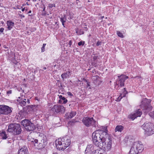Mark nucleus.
I'll use <instances>...</instances> for the list:
<instances>
[{
	"instance_id": "nucleus-1",
	"label": "nucleus",
	"mask_w": 154,
	"mask_h": 154,
	"mask_svg": "<svg viewBox=\"0 0 154 154\" xmlns=\"http://www.w3.org/2000/svg\"><path fill=\"white\" fill-rule=\"evenodd\" d=\"M71 143V140L68 136H66L62 138H59L55 141L56 148L59 150H64L68 147Z\"/></svg>"
},
{
	"instance_id": "nucleus-2",
	"label": "nucleus",
	"mask_w": 154,
	"mask_h": 154,
	"mask_svg": "<svg viewBox=\"0 0 154 154\" xmlns=\"http://www.w3.org/2000/svg\"><path fill=\"white\" fill-rule=\"evenodd\" d=\"M144 149L143 145L140 141L134 142L131 147L129 154H137L141 152Z\"/></svg>"
},
{
	"instance_id": "nucleus-3",
	"label": "nucleus",
	"mask_w": 154,
	"mask_h": 154,
	"mask_svg": "<svg viewBox=\"0 0 154 154\" xmlns=\"http://www.w3.org/2000/svg\"><path fill=\"white\" fill-rule=\"evenodd\" d=\"M144 130V134L147 136H150L154 133V125L151 122H146L141 126Z\"/></svg>"
},
{
	"instance_id": "nucleus-4",
	"label": "nucleus",
	"mask_w": 154,
	"mask_h": 154,
	"mask_svg": "<svg viewBox=\"0 0 154 154\" xmlns=\"http://www.w3.org/2000/svg\"><path fill=\"white\" fill-rule=\"evenodd\" d=\"M92 138L94 143L96 146L101 149L104 146L98 130H96L92 134Z\"/></svg>"
},
{
	"instance_id": "nucleus-5",
	"label": "nucleus",
	"mask_w": 154,
	"mask_h": 154,
	"mask_svg": "<svg viewBox=\"0 0 154 154\" xmlns=\"http://www.w3.org/2000/svg\"><path fill=\"white\" fill-rule=\"evenodd\" d=\"M7 130L8 132L13 133L15 135L20 134L22 131L20 125L17 123L10 124L8 126Z\"/></svg>"
},
{
	"instance_id": "nucleus-6",
	"label": "nucleus",
	"mask_w": 154,
	"mask_h": 154,
	"mask_svg": "<svg viewBox=\"0 0 154 154\" xmlns=\"http://www.w3.org/2000/svg\"><path fill=\"white\" fill-rule=\"evenodd\" d=\"M151 100L150 99H148L146 98L143 99L141 102L140 105L141 108L145 111L146 112H148L152 109V107L150 104Z\"/></svg>"
},
{
	"instance_id": "nucleus-7",
	"label": "nucleus",
	"mask_w": 154,
	"mask_h": 154,
	"mask_svg": "<svg viewBox=\"0 0 154 154\" xmlns=\"http://www.w3.org/2000/svg\"><path fill=\"white\" fill-rule=\"evenodd\" d=\"M43 137H41L39 141L37 139H33L31 141V142L34 144L36 148L40 149L44 147L46 145L47 142L45 140L43 139Z\"/></svg>"
},
{
	"instance_id": "nucleus-8",
	"label": "nucleus",
	"mask_w": 154,
	"mask_h": 154,
	"mask_svg": "<svg viewBox=\"0 0 154 154\" xmlns=\"http://www.w3.org/2000/svg\"><path fill=\"white\" fill-rule=\"evenodd\" d=\"M21 124L25 128L29 131H34L35 128L34 124L29 120L25 119L21 122Z\"/></svg>"
},
{
	"instance_id": "nucleus-9",
	"label": "nucleus",
	"mask_w": 154,
	"mask_h": 154,
	"mask_svg": "<svg viewBox=\"0 0 154 154\" xmlns=\"http://www.w3.org/2000/svg\"><path fill=\"white\" fill-rule=\"evenodd\" d=\"M82 122L87 127L92 126L96 127L97 125V122L93 118L84 117L82 120Z\"/></svg>"
},
{
	"instance_id": "nucleus-10",
	"label": "nucleus",
	"mask_w": 154,
	"mask_h": 154,
	"mask_svg": "<svg viewBox=\"0 0 154 154\" xmlns=\"http://www.w3.org/2000/svg\"><path fill=\"white\" fill-rule=\"evenodd\" d=\"M128 78V77L125 75H122L118 76V79L117 80L115 88L117 89H119V86L122 87L124 85L125 80Z\"/></svg>"
},
{
	"instance_id": "nucleus-11",
	"label": "nucleus",
	"mask_w": 154,
	"mask_h": 154,
	"mask_svg": "<svg viewBox=\"0 0 154 154\" xmlns=\"http://www.w3.org/2000/svg\"><path fill=\"white\" fill-rule=\"evenodd\" d=\"M40 106L38 105L27 106L23 108L22 110L20 111L19 114L21 115H23V114L24 112H27V111L28 112L31 110L35 111L40 109Z\"/></svg>"
},
{
	"instance_id": "nucleus-12",
	"label": "nucleus",
	"mask_w": 154,
	"mask_h": 154,
	"mask_svg": "<svg viewBox=\"0 0 154 154\" xmlns=\"http://www.w3.org/2000/svg\"><path fill=\"white\" fill-rule=\"evenodd\" d=\"M12 108L9 106L4 105H0V115H7L11 113Z\"/></svg>"
},
{
	"instance_id": "nucleus-13",
	"label": "nucleus",
	"mask_w": 154,
	"mask_h": 154,
	"mask_svg": "<svg viewBox=\"0 0 154 154\" xmlns=\"http://www.w3.org/2000/svg\"><path fill=\"white\" fill-rule=\"evenodd\" d=\"M51 110L54 112L61 114L65 112L64 107L62 106L58 105H54L52 107Z\"/></svg>"
},
{
	"instance_id": "nucleus-14",
	"label": "nucleus",
	"mask_w": 154,
	"mask_h": 154,
	"mask_svg": "<svg viewBox=\"0 0 154 154\" xmlns=\"http://www.w3.org/2000/svg\"><path fill=\"white\" fill-rule=\"evenodd\" d=\"M99 134L100 135L102 142L104 143V142L109 140V138L111 137L107 132H105L102 131L97 130Z\"/></svg>"
},
{
	"instance_id": "nucleus-15",
	"label": "nucleus",
	"mask_w": 154,
	"mask_h": 154,
	"mask_svg": "<svg viewBox=\"0 0 154 154\" xmlns=\"http://www.w3.org/2000/svg\"><path fill=\"white\" fill-rule=\"evenodd\" d=\"M94 150V145L92 144H90L87 146L85 150V154H93Z\"/></svg>"
},
{
	"instance_id": "nucleus-16",
	"label": "nucleus",
	"mask_w": 154,
	"mask_h": 154,
	"mask_svg": "<svg viewBox=\"0 0 154 154\" xmlns=\"http://www.w3.org/2000/svg\"><path fill=\"white\" fill-rule=\"evenodd\" d=\"M142 114L141 110L140 109H138L134 112V113L132 114L131 117V119L134 120L137 117H140Z\"/></svg>"
},
{
	"instance_id": "nucleus-17",
	"label": "nucleus",
	"mask_w": 154,
	"mask_h": 154,
	"mask_svg": "<svg viewBox=\"0 0 154 154\" xmlns=\"http://www.w3.org/2000/svg\"><path fill=\"white\" fill-rule=\"evenodd\" d=\"M112 143V140L111 137L109 138V140H106L104 142V146H104V147H106V149L108 150L111 147V145Z\"/></svg>"
},
{
	"instance_id": "nucleus-18",
	"label": "nucleus",
	"mask_w": 154,
	"mask_h": 154,
	"mask_svg": "<svg viewBox=\"0 0 154 154\" xmlns=\"http://www.w3.org/2000/svg\"><path fill=\"white\" fill-rule=\"evenodd\" d=\"M27 148L24 146L18 150L17 154H27Z\"/></svg>"
},
{
	"instance_id": "nucleus-19",
	"label": "nucleus",
	"mask_w": 154,
	"mask_h": 154,
	"mask_svg": "<svg viewBox=\"0 0 154 154\" xmlns=\"http://www.w3.org/2000/svg\"><path fill=\"white\" fill-rule=\"evenodd\" d=\"M7 28L8 30H11L14 26V23L11 20H8L7 21Z\"/></svg>"
},
{
	"instance_id": "nucleus-20",
	"label": "nucleus",
	"mask_w": 154,
	"mask_h": 154,
	"mask_svg": "<svg viewBox=\"0 0 154 154\" xmlns=\"http://www.w3.org/2000/svg\"><path fill=\"white\" fill-rule=\"evenodd\" d=\"M17 101V103H18V104L22 106H25L26 104V101L21 99L20 97H19Z\"/></svg>"
},
{
	"instance_id": "nucleus-21",
	"label": "nucleus",
	"mask_w": 154,
	"mask_h": 154,
	"mask_svg": "<svg viewBox=\"0 0 154 154\" xmlns=\"http://www.w3.org/2000/svg\"><path fill=\"white\" fill-rule=\"evenodd\" d=\"M94 79L95 80L94 81V83L96 85H100L102 82L101 78L98 76H95Z\"/></svg>"
},
{
	"instance_id": "nucleus-22",
	"label": "nucleus",
	"mask_w": 154,
	"mask_h": 154,
	"mask_svg": "<svg viewBox=\"0 0 154 154\" xmlns=\"http://www.w3.org/2000/svg\"><path fill=\"white\" fill-rule=\"evenodd\" d=\"M67 118L68 119H71L73 118L76 114V112L75 111H71L70 112L66 113Z\"/></svg>"
},
{
	"instance_id": "nucleus-23",
	"label": "nucleus",
	"mask_w": 154,
	"mask_h": 154,
	"mask_svg": "<svg viewBox=\"0 0 154 154\" xmlns=\"http://www.w3.org/2000/svg\"><path fill=\"white\" fill-rule=\"evenodd\" d=\"M67 20L66 15L65 14L63 16L61 17L60 18V21L62 23V24L63 27H65L64 23Z\"/></svg>"
},
{
	"instance_id": "nucleus-24",
	"label": "nucleus",
	"mask_w": 154,
	"mask_h": 154,
	"mask_svg": "<svg viewBox=\"0 0 154 154\" xmlns=\"http://www.w3.org/2000/svg\"><path fill=\"white\" fill-rule=\"evenodd\" d=\"M0 136L1 138L3 140L6 139L8 137L7 134L5 131L0 133Z\"/></svg>"
},
{
	"instance_id": "nucleus-25",
	"label": "nucleus",
	"mask_w": 154,
	"mask_h": 154,
	"mask_svg": "<svg viewBox=\"0 0 154 154\" xmlns=\"http://www.w3.org/2000/svg\"><path fill=\"white\" fill-rule=\"evenodd\" d=\"M70 75V72L69 71H68L66 72V73H63L62 74L61 76L63 79H65L67 78L68 77H69V76Z\"/></svg>"
},
{
	"instance_id": "nucleus-26",
	"label": "nucleus",
	"mask_w": 154,
	"mask_h": 154,
	"mask_svg": "<svg viewBox=\"0 0 154 154\" xmlns=\"http://www.w3.org/2000/svg\"><path fill=\"white\" fill-rule=\"evenodd\" d=\"M124 127L122 125H117L115 130V132L118 131L121 132L123 129Z\"/></svg>"
},
{
	"instance_id": "nucleus-27",
	"label": "nucleus",
	"mask_w": 154,
	"mask_h": 154,
	"mask_svg": "<svg viewBox=\"0 0 154 154\" xmlns=\"http://www.w3.org/2000/svg\"><path fill=\"white\" fill-rule=\"evenodd\" d=\"M122 93H120L119 96H125L128 93V92L125 89V88H124L122 90Z\"/></svg>"
},
{
	"instance_id": "nucleus-28",
	"label": "nucleus",
	"mask_w": 154,
	"mask_h": 154,
	"mask_svg": "<svg viewBox=\"0 0 154 154\" xmlns=\"http://www.w3.org/2000/svg\"><path fill=\"white\" fill-rule=\"evenodd\" d=\"M115 98H112V97H110V99L111 100H115L116 101H119L121 100L122 99V97H115Z\"/></svg>"
},
{
	"instance_id": "nucleus-29",
	"label": "nucleus",
	"mask_w": 154,
	"mask_h": 154,
	"mask_svg": "<svg viewBox=\"0 0 154 154\" xmlns=\"http://www.w3.org/2000/svg\"><path fill=\"white\" fill-rule=\"evenodd\" d=\"M99 131H102L108 133V130H107V126H103L102 130H99Z\"/></svg>"
},
{
	"instance_id": "nucleus-30",
	"label": "nucleus",
	"mask_w": 154,
	"mask_h": 154,
	"mask_svg": "<svg viewBox=\"0 0 154 154\" xmlns=\"http://www.w3.org/2000/svg\"><path fill=\"white\" fill-rule=\"evenodd\" d=\"M117 34L118 35L121 37L123 38L124 37V36L122 34V33H121L119 31H117Z\"/></svg>"
},
{
	"instance_id": "nucleus-31",
	"label": "nucleus",
	"mask_w": 154,
	"mask_h": 154,
	"mask_svg": "<svg viewBox=\"0 0 154 154\" xmlns=\"http://www.w3.org/2000/svg\"><path fill=\"white\" fill-rule=\"evenodd\" d=\"M59 97L60 98L62 99V100L63 101V103H66L67 101V100L66 99H65V97Z\"/></svg>"
},
{
	"instance_id": "nucleus-32",
	"label": "nucleus",
	"mask_w": 154,
	"mask_h": 154,
	"mask_svg": "<svg viewBox=\"0 0 154 154\" xmlns=\"http://www.w3.org/2000/svg\"><path fill=\"white\" fill-rule=\"evenodd\" d=\"M86 85H85V88H88L89 87V88H91L90 87V83L88 82L87 80H86Z\"/></svg>"
},
{
	"instance_id": "nucleus-33",
	"label": "nucleus",
	"mask_w": 154,
	"mask_h": 154,
	"mask_svg": "<svg viewBox=\"0 0 154 154\" xmlns=\"http://www.w3.org/2000/svg\"><path fill=\"white\" fill-rule=\"evenodd\" d=\"M85 42L83 41H81L78 42V45L79 46H80L81 45L83 46L85 44Z\"/></svg>"
},
{
	"instance_id": "nucleus-34",
	"label": "nucleus",
	"mask_w": 154,
	"mask_h": 154,
	"mask_svg": "<svg viewBox=\"0 0 154 154\" xmlns=\"http://www.w3.org/2000/svg\"><path fill=\"white\" fill-rule=\"evenodd\" d=\"M55 7V4H49L48 5V8L50 9L51 8H52L53 7Z\"/></svg>"
},
{
	"instance_id": "nucleus-35",
	"label": "nucleus",
	"mask_w": 154,
	"mask_h": 154,
	"mask_svg": "<svg viewBox=\"0 0 154 154\" xmlns=\"http://www.w3.org/2000/svg\"><path fill=\"white\" fill-rule=\"evenodd\" d=\"M46 45V44H44L43 45L42 47L41 48L42 52H43L45 51V46Z\"/></svg>"
},
{
	"instance_id": "nucleus-36",
	"label": "nucleus",
	"mask_w": 154,
	"mask_h": 154,
	"mask_svg": "<svg viewBox=\"0 0 154 154\" xmlns=\"http://www.w3.org/2000/svg\"><path fill=\"white\" fill-rule=\"evenodd\" d=\"M96 151H97V150H96L94 152V151L93 154H97L96 153ZM99 154H107L106 153V152L105 151H103V152H100Z\"/></svg>"
},
{
	"instance_id": "nucleus-37",
	"label": "nucleus",
	"mask_w": 154,
	"mask_h": 154,
	"mask_svg": "<svg viewBox=\"0 0 154 154\" xmlns=\"http://www.w3.org/2000/svg\"><path fill=\"white\" fill-rule=\"evenodd\" d=\"M12 93V91L10 90L9 91H8L7 92V94L8 95H9V94H11Z\"/></svg>"
},
{
	"instance_id": "nucleus-38",
	"label": "nucleus",
	"mask_w": 154,
	"mask_h": 154,
	"mask_svg": "<svg viewBox=\"0 0 154 154\" xmlns=\"http://www.w3.org/2000/svg\"><path fill=\"white\" fill-rule=\"evenodd\" d=\"M101 42L98 41L97 43H96V45L97 46H98L101 45Z\"/></svg>"
},
{
	"instance_id": "nucleus-39",
	"label": "nucleus",
	"mask_w": 154,
	"mask_h": 154,
	"mask_svg": "<svg viewBox=\"0 0 154 154\" xmlns=\"http://www.w3.org/2000/svg\"><path fill=\"white\" fill-rule=\"evenodd\" d=\"M47 14V12L45 11H43L42 13V15L43 16H45Z\"/></svg>"
},
{
	"instance_id": "nucleus-40",
	"label": "nucleus",
	"mask_w": 154,
	"mask_h": 154,
	"mask_svg": "<svg viewBox=\"0 0 154 154\" xmlns=\"http://www.w3.org/2000/svg\"><path fill=\"white\" fill-rule=\"evenodd\" d=\"M150 115L154 118V111L150 113Z\"/></svg>"
},
{
	"instance_id": "nucleus-41",
	"label": "nucleus",
	"mask_w": 154,
	"mask_h": 154,
	"mask_svg": "<svg viewBox=\"0 0 154 154\" xmlns=\"http://www.w3.org/2000/svg\"><path fill=\"white\" fill-rule=\"evenodd\" d=\"M72 44V42L71 40H70L69 41V42L68 43V45H69V46H71V45Z\"/></svg>"
},
{
	"instance_id": "nucleus-42",
	"label": "nucleus",
	"mask_w": 154,
	"mask_h": 154,
	"mask_svg": "<svg viewBox=\"0 0 154 154\" xmlns=\"http://www.w3.org/2000/svg\"><path fill=\"white\" fill-rule=\"evenodd\" d=\"M67 95L68 96H71L72 95V93L70 92H68L67 93Z\"/></svg>"
},
{
	"instance_id": "nucleus-43",
	"label": "nucleus",
	"mask_w": 154,
	"mask_h": 154,
	"mask_svg": "<svg viewBox=\"0 0 154 154\" xmlns=\"http://www.w3.org/2000/svg\"><path fill=\"white\" fill-rule=\"evenodd\" d=\"M17 89L19 91H20L22 90V88L20 87L17 88Z\"/></svg>"
},
{
	"instance_id": "nucleus-44",
	"label": "nucleus",
	"mask_w": 154,
	"mask_h": 154,
	"mask_svg": "<svg viewBox=\"0 0 154 154\" xmlns=\"http://www.w3.org/2000/svg\"><path fill=\"white\" fill-rule=\"evenodd\" d=\"M4 30V28H0V32H3Z\"/></svg>"
},
{
	"instance_id": "nucleus-45",
	"label": "nucleus",
	"mask_w": 154,
	"mask_h": 154,
	"mask_svg": "<svg viewBox=\"0 0 154 154\" xmlns=\"http://www.w3.org/2000/svg\"><path fill=\"white\" fill-rule=\"evenodd\" d=\"M97 59V56H94L93 57V59H94V60H96Z\"/></svg>"
},
{
	"instance_id": "nucleus-46",
	"label": "nucleus",
	"mask_w": 154,
	"mask_h": 154,
	"mask_svg": "<svg viewBox=\"0 0 154 154\" xmlns=\"http://www.w3.org/2000/svg\"><path fill=\"white\" fill-rule=\"evenodd\" d=\"M13 63L15 64H16L17 63V62L16 60H14V61L13 62Z\"/></svg>"
},
{
	"instance_id": "nucleus-47",
	"label": "nucleus",
	"mask_w": 154,
	"mask_h": 154,
	"mask_svg": "<svg viewBox=\"0 0 154 154\" xmlns=\"http://www.w3.org/2000/svg\"><path fill=\"white\" fill-rule=\"evenodd\" d=\"M44 7L43 8V11H45V5H44Z\"/></svg>"
},
{
	"instance_id": "nucleus-48",
	"label": "nucleus",
	"mask_w": 154,
	"mask_h": 154,
	"mask_svg": "<svg viewBox=\"0 0 154 154\" xmlns=\"http://www.w3.org/2000/svg\"><path fill=\"white\" fill-rule=\"evenodd\" d=\"M20 16L21 17H22L24 18L25 17V16L23 15H20Z\"/></svg>"
},
{
	"instance_id": "nucleus-49",
	"label": "nucleus",
	"mask_w": 154,
	"mask_h": 154,
	"mask_svg": "<svg viewBox=\"0 0 154 154\" xmlns=\"http://www.w3.org/2000/svg\"><path fill=\"white\" fill-rule=\"evenodd\" d=\"M135 78H137V79H140V77H139V76H138V77H135Z\"/></svg>"
},
{
	"instance_id": "nucleus-50",
	"label": "nucleus",
	"mask_w": 154,
	"mask_h": 154,
	"mask_svg": "<svg viewBox=\"0 0 154 154\" xmlns=\"http://www.w3.org/2000/svg\"><path fill=\"white\" fill-rule=\"evenodd\" d=\"M25 10V8H23L22 9V11H24Z\"/></svg>"
},
{
	"instance_id": "nucleus-51",
	"label": "nucleus",
	"mask_w": 154,
	"mask_h": 154,
	"mask_svg": "<svg viewBox=\"0 0 154 154\" xmlns=\"http://www.w3.org/2000/svg\"><path fill=\"white\" fill-rule=\"evenodd\" d=\"M37 98H38V97H35V99L36 100H38V99Z\"/></svg>"
},
{
	"instance_id": "nucleus-52",
	"label": "nucleus",
	"mask_w": 154,
	"mask_h": 154,
	"mask_svg": "<svg viewBox=\"0 0 154 154\" xmlns=\"http://www.w3.org/2000/svg\"><path fill=\"white\" fill-rule=\"evenodd\" d=\"M27 100L28 103H29V100H28V99H27Z\"/></svg>"
},
{
	"instance_id": "nucleus-53",
	"label": "nucleus",
	"mask_w": 154,
	"mask_h": 154,
	"mask_svg": "<svg viewBox=\"0 0 154 154\" xmlns=\"http://www.w3.org/2000/svg\"><path fill=\"white\" fill-rule=\"evenodd\" d=\"M46 67H44L43 68V69L44 70H45V69H46Z\"/></svg>"
},
{
	"instance_id": "nucleus-54",
	"label": "nucleus",
	"mask_w": 154,
	"mask_h": 154,
	"mask_svg": "<svg viewBox=\"0 0 154 154\" xmlns=\"http://www.w3.org/2000/svg\"><path fill=\"white\" fill-rule=\"evenodd\" d=\"M32 12L30 10L28 12V13H31Z\"/></svg>"
},
{
	"instance_id": "nucleus-55",
	"label": "nucleus",
	"mask_w": 154,
	"mask_h": 154,
	"mask_svg": "<svg viewBox=\"0 0 154 154\" xmlns=\"http://www.w3.org/2000/svg\"><path fill=\"white\" fill-rule=\"evenodd\" d=\"M1 23L2 24H3L4 23V22L2 21V22Z\"/></svg>"
},
{
	"instance_id": "nucleus-56",
	"label": "nucleus",
	"mask_w": 154,
	"mask_h": 154,
	"mask_svg": "<svg viewBox=\"0 0 154 154\" xmlns=\"http://www.w3.org/2000/svg\"><path fill=\"white\" fill-rule=\"evenodd\" d=\"M53 154H58L57 152H55V153H53Z\"/></svg>"
},
{
	"instance_id": "nucleus-57",
	"label": "nucleus",
	"mask_w": 154,
	"mask_h": 154,
	"mask_svg": "<svg viewBox=\"0 0 154 154\" xmlns=\"http://www.w3.org/2000/svg\"><path fill=\"white\" fill-rule=\"evenodd\" d=\"M103 17H103V16L101 17V19H103Z\"/></svg>"
},
{
	"instance_id": "nucleus-58",
	"label": "nucleus",
	"mask_w": 154,
	"mask_h": 154,
	"mask_svg": "<svg viewBox=\"0 0 154 154\" xmlns=\"http://www.w3.org/2000/svg\"><path fill=\"white\" fill-rule=\"evenodd\" d=\"M32 1H33V2H36V0H32Z\"/></svg>"
},
{
	"instance_id": "nucleus-59",
	"label": "nucleus",
	"mask_w": 154,
	"mask_h": 154,
	"mask_svg": "<svg viewBox=\"0 0 154 154\" xmlns=\"http://www.w3.org/2000/svg\"><path fill=\"white\" fill-rule=\"evenodd\" d=\"M26 4L27 5H29V4H28V2L26 3Z\"/></svg>"
},
{
	"instance_id": "nucleus-60",
	"label": "nucleus",
	"mask_w": 154,
	"mask_h": 154,
	"mask_svg": "<svg viewBox=\"0 0 154 154\" xmlns=\"http://www.w3.org/2000/svg\"><path fill=\"white\" fill-rule=\"evenodd\" d=\"M56 66V64H55V65H54V67Z\"/></svg>"
},
{
	"instance_id": "nucleus-61",
	"label": "nucleus",
	"mask_w": 154,
	"mask_h": 154,
	"mask_svg": "<svg viewBox=\"0 0 154 154\" xmlns=\"http://www.w3.org/2000/svg\"><path fill=\"white\" fill-rule=\"evenodd\" d=\"M43 71V70H42V69H40V71Z\"/></svg>"
},
{
	"instance_id": "nucleus-62",
	"label": "nucleus",
	"mask_w": 154,
	"mask_h": 154,
	"mask_svg": "<svg viewBox=\"0 0 154 154\" xmlns=\"http://www.w3.org/2000/svg\"><path fill=\"white\" fill-rule=\"evenodd\" d=\"M58 96H60V97L62 96L61 95H58Z\"/></svg>"
},
{
	"instance_id": "nucleus-63",
	"label": "nucleus",
	"mask_w": 154,
	"mask_h": 154,
	"mask_svg": "<svg viewBox=\"0 0 154 154\" xmlns=\"http://www.w3.org/2000/svg\"><path fill=\"white\" fill-rule=\"evenodd\" d=\"M78 81H79V82H81V81H80V80H78Z\"/></svg>"
},
{
	"instance_id": "nucleus-64",
	"label": "nucleus",
	"mask_w": 154,
	"mask_h": 154,
	"mask_svg": "<svg viewBox=\"0 0 154 154\" xmlns=\"http://www.w3.org/2000/svg\"><path fill=\"white\" fill-rule=\"evenodd\" d=\"M26 11H27V9H26Z\"/></svg>"
}]
</instances>
